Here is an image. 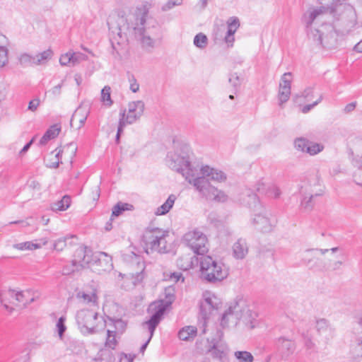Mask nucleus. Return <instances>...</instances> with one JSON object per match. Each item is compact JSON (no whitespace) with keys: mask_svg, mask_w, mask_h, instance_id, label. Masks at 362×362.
Listing matches in <instances>:
<instances>
[{"mask_svg":"<svg viewBox=\"0 0 362 362\" xmlns=\"http://www.w3.org/2000/svg\"><path fill=\"white\" fill-rule=\"evenodd\" d=\"M107 339L105 346L108 348L114 349L117 345V340L115 339L116 331H107Z\"/></svg>","mask_w":362,"mask_h":362,"instance_id":"nucleus-43","label":"nucleus"},{"mask_svg":"<svg viewBox=\"0 0 362 362\" xmlns=\"http://www.w3.org/2000/svg\"><path fill=\"white\" fill-rule=\"evenodd\" d=\"M177 197L175 194H170L169 195L167 200L160 206H159L156 211V215H165L166 214L173 206V204L176 200Z\"/></svg>","mask_w":362,"mask_h":362,"instance_id":"nucleus-30","label":"nucleus"},{"mask_svg":"<svg viewBox=\"0 0 362 362\" xmlns=\"http://www.w3.org/2000/svg\"><path fill=\"white\" fill-rule=\"evenodd\" d=\"M77 151V146L75 143L71 142L66 146L62 147V150H59L57 154L56 158H57V161L55 163H53L52 165V168H57L59 167V157H62V154H64L66 156L68 157V158L70 159V162L72 163V160L74 157L76 156Z\"/></svg>","mask_w":362,"mask_h":362,"instance_id":"nucleus-22","label":"nucleus"},{"mask_svg":"<svg viewBox=\"0 0 362 362\" xmlns=\"http://www.w3.org/2000/svg\"><path fill=\"white\" fill-rule=\"evenodd\" d=\"M114 326L118 332H122L126 328L127 323L122 319H117L114 322Z\"/></svg>","mask_w":362,"mask_h":362,"instance_id":"nucleus-56","label":"nucleus"},{"mask_svg":"<svg viewBox=\"0 0 362 362\" xmlns=\"http://www.w3.org/2000/svg\"><path fill=\"white\" fill-rule=\"evenodd\" d=\"M90 248L81 245L76 250L71 264L63 267L62 274L71 275L86 268L87 264L90 263Z\"/></svg>","mask_w":362,"mask_h":362,"instance_id":"nucleus-12","label":"nucleus"},{"mask_svg":"<svg viewBox=\"0 0 362 362\" xmlns=\"http://www.w3.org/2000/svg\"><path fill=\"white\" fill-rule=\"evenodd\" d=\"M166 162L172 170L182 174L206 199L217 202H225L228 199V196L223 191L209 182V180L224 182L226 175L209 165L201 167L197 162L193 161V154L187 144H177L174 151L168 153Z\"/></svg>","mask_w":362,"mask_h":362,"instance_id":"nucleus-2","label":"nucleus"},{"mask_svg":"<svg viewBox=\"0 0 362 362\" xmlns=\"http://www.w3.org/2000/svg\"><path fill=\"white\" fill-rule=\"evenodd\" d=\"M133 255H134L133 262L136 263L139 266V267L141 269V272H136V281H140L144 278V274H143V270L144 269V263L142 262H141V258L139 256L136 255L134 253H133Z\"/></svg>","mask_w":362,"mask_h":362,"instance_id":"nucleus-47","label":"nucleus"},{"mask_svg":"<svg viewBox=\"0 0 362 362\" xmlns=\"http://www.w3.org/2000/svg\"><path fill=\"white\" fill-rule=\"evenodd\" d=\"M354 180L357 185L362 186V170H361L358 169V171L354 173Z\"/></svg>","mask_w":362,"mask_h":362,"instance_id":"nucleus-62","label":"nucleus"},{"mask_svg":"<svg viewBox=\"0 0 362 362\" xmlns=\"http://www.w3.org/2000/svg\"><path fill=\"white\" fill-rule=\"evenodd\" d=\"M71 204V198L68 195H64L62 199L52 204L51 209L52 211H65Z\"/></svg>","mask_w":362,"mask_h":362,"instance_id":"nucleus-32","label":"nucleus"},{"mask_svg":"<svg viewBox=\"0 0 362 362\" xmlns=\"http://www.w3.org/2000/svg\"><path fill=\"white\" fill-rule=\"evenodd\" d=\"M234 355L238 362H253L254 361L252 354L246 351H235Z\"/></svg>","mask_w":362,"mask_h":362,"instance_id":"nucleus-36","label":"nucleus"},{"mask_svg":"<svg viewBox=\"0 0 362 362\" xmlns=\"http://www.w3.org/2000/svg\"><path fill=\"white\" fill-rule=\"evenodd\" d=\"M194 45L199 49H203L208 45V38L206 35L202 33H199L194 37Z\"/></svg>","mask_w":362,"mask_h":362,"instance_id":"nucleus-34","label":"nucleus"},{"mask_svg":"<svg viewBox=\"0 0 362 362\" xmlns=\"http://www.w3.org/2000/svg\"><path fill=\"white\" fill-rule=\"evenodd\" d=\"M292 74L291 72H286L284 74L281 78L279 87H284V86L287 88H291V86Z\"/></svg>","mask_w":362,"mask_h":362,"instance_id":"nucleus-50","label":"nucleus"},{"mask_svg":"<svg viewBox=\"0 0 362 362\" xmlns=\"http://www.w3.org/2000/svg\"><path fill=\"white\" fill-rule=\"evenodd\" d=\"M200 272L202 277L209 283L220 282L228 275L226 266L211 256L200 258Z\"/></svg>","mask_w":362,"mask_h":362,"instance_id":"nucleus-7","label":"nucleus"},{"mask_svg":"<svg viewBox=\"0 0 362 362\" xmlns=\"http://www.w3.org/2000/svg\"><path fill=\"white\" fill-rule=\"evenodd\" d=\"M28 186L29 188L33 189V190H40V183L35 180H30L28 182Z\"/></svg>","mask_w":362,"mask_h":362,"instance_id":"nucleus-63","label":"nucleus"},{"mask_svg":"<svg viewBox=\"0 0 362 362\" xmlns=\"http://www.w3.org/2000/svg\"><path fill=\"white\" fill-rule=\"evenodd\" d=\"M313 88L308 87L304 90V91L302 93L300 96L303 97L307 100H309L310 99L311 96H313Z\"/></svg>","mask_w":362,"mask_h":362,"instance_id":"nucleus-61","label":"nucleus"},{"mask_svg":"<svg viewBox=\"0 0 362 362\" xmlns=\"http://www.w3.org/2000/svg\"><path fill=\"white\" fill-rule=\"evenodd\" d=\"M8 62V49L0 46V67H3Z\"/></svg>","mask_w":362,"mask_h":362,"instance_id":"nucleus-52","label":"nucleus"},{"mask_svg":"<svg viewBox=\"0 0 362 362\" xmlns=\"http://www.w3.org/2000/svg\"><path fill=\"white\" fill-rule=\"evenodd\" d=\"M40 296V293L37 290H33L32 288L21 291H16L15 290L10 289L1 293L0 303L4 305L6 310L9 313H12L14 308L6 303L8 297L15 298L16 303H23L24 306H26L38 299Z\"/></svg>","mask_w":362,"mask_h":362,"instance_id":"nucleus-11","label":"nucleus"},{"mask_svg":"<svg viewBox=\"0 0 362 362\" xmlns=\"http://www.w3.org/2000/svg\"><path fill=\"white\" fill-rule=\"evenodd\" d=\"M291 95V88H287L284 86V87H279V105H281L284 103L288 100Z\"/></svg>","mask_w":362,"mask_h":362,"instance_id":"nucleus-40","label":"nucleus"},{"mask_svg":"<svg viewBox=\"0 0 362 362\" xmlns=\"http://www.w3.org/2000/svg\"><path fill=\"white\" fill-rule=\"evenodd\" d=\"M323 150V146L320 144L313 143L309 141L308 146L307 147L306 153H309L311 156L316 155L317 153L321 152Z\"/></svg>","mask_w":362,"mask_h":362,"instance_id":"nucleus-44","label":"nucleus"},{"mask_svg":"<svg viewBox=\"0 0 362 362\" xmlns=\"http://www.w3.org/2000/svg\"><path fill=\"white\" fill-rule=\"evenodd\" d=\"M98 318V313L88 309L81 310L77 312L76 315L78 328L84 334H92L95 332Z\"/></svg>","mask_w":362,"mask_h":362,"instance_id":"nucleus-14","label":"nucleus"},{"mask_svg":"<svg viewBox=\"0 0 362 362\" xmlns=\"http://www.w3.org/2000/svg\"><path fill=\"white\" fill-rule=\"evenodd\" d=\"M145 109V104L142 100L131 102L128 104V112L124 116L126 124H132L139 119L143 115Z\"/></svg>","mask_w":362,"mask_h":362,"instance_id":"nucleus-18","label":"nucleus"},{"mask_svg":"<svg viewBox=\"0 0 362 362\" xmlns=\"http://www.w3.org/2000/svg\"><path fill=\"white\" fill-rule=\"evenodd\" d=\"M322 100V95H320L319 98L315 101L312 104H310V105H305L303 109H302V112L303 113H308L312 108H313L315 106H316L318 103H320L321 102V100Z\"/></svg>","mask_w":362,"mask_h":362,"instance_id":"nucleus-58","label":"nucleus"},{"mask_svg":"<svg viewBox=\"0 0 362 362\" xmlns=\"http://www.w3.org/2000/svg\"><path fill=\"white\" fill-rule=\"evenodd\" d=\"M40 104V100L39 98H35L33 100L30 101L28 104V109L32 112H35L37 110V107Z\"/></svg>","mask_w":362,"mask_h":362,"instance_id":"nucleus-59","label":"nucleus"},{"mask_svg":"<svg viewBox=\"0 0 362 362\" xmlns=\"http://www.w3.org/2000/svg\"><path fill=\"white\" fill-rule=\"evenodd\" d=\"M59 63L62 66H72V59L71 52H67L62 54L59 59Z\"/></svg>","mask_w":362,"mask_h":362,"instance_id":"nucleus-53","label":"nucleus"},{"mask_svg":"<svg viewBox=\"0 0 362 362\" xmlns=\"http://www.w3.org/2000/svg\"><path fill=\"white\" fill-rule=\"evenodd\" d=\"M64 80L62 81L61 83L55 86L52 89L49 90V93H50L54 96H59L61 94V89L63 86Z\"/></svg>","mask_w":362,"mask_h":362,"instance_id":"nucleus-60","label":"nucleus"},{"mask_svg":"<svg viewBox=\"0 0 362 362\" xmlns=\"http://www.w3.org/2000/svg\"><path fill=\"white\" fill-rule=\"evenodd\" d=\"M308 28V36L316 45L331 49L336 46L337 34L334 25L322 24L320 29H313L312 24Z\"/></svg>","mask_w":362,"mask_h":362,"instance_id":"nucleus-8","label":"nucleus"},{"mask_svg":"<svg viewBox=\"0 0 362 362\" xmlns=\"http://www.w3.org/2000/svg\"><path fill=\"white\" fill-rule=\"evenodd\" d=\"M74 235L71 236H66L63 238H60L54 241L53 244V248L54 250H57V252L62 251L66 246V242L69 239L74 238Z\"/></svg>","mask_w":362,"mask_h":362,"instance_id":"nucleus-39","label":"nucleus"},{"mask_svg":"<svg viewBox=\"0 0 362 362\" xmlns=\"http://www.w3.org/2000/svg\"><path fill=\"white\" fill-rule=\"evenodd\" d=\"M182 0H169L163 6V11H168L171 9L173 7L175 6L181 5Z\"/></svg>","mask_w":362,"mask_h":362,"instance_id":"nucleus-55","label":"nucleus"},{"mask_svg":"<svg viewBox=\"0 0 362 362\" xmlns=\"http://www.w3.org/2000/svg\"><path fill=\"white\" fill-rule=\"evenodd\" d=\"M107 25L111 32L113 50L120 55L129 35H134L143 49L152 52L162 40L160 26L149 12L147 4L138 6L125 15L110 16Z\"/></svg>","mask_w":362,"mask_h":362,"instance_id":"nucleus-1","label":"nucleus"},{"mask_svg":"<svg viewBox=\"0 0 362 362\" xmlns=\"http://www.w3.org/2000/svg\"><path fill=\"white\" fill-rule=\"evenodd\" d=\"M222 336V331L218 329L214 337L207 339L206 353L209 354L214 359L218 360L220 362H224L228 350L227 346L221 342Z\"/></svg>","mask_w":362,"mask_h":362,"instance_id":"nucleus-16","label":"nucleus"},{"mask_svg":"<svg viewBox=\"0 0 362 362\" xmlns=\"http://www.w3.org/2000/svg\"><path fill=\"white\" fill-rule=\"evenodd\" d=\"M88 114V110L82 107H78L71 117V124L74 121H78L80 123L78 128H81L86 121Z\"/></svg>","mask_w":362,"mask_h":362,"instance_id":"nucleus-29","label":"nucleus"},{"mask_svg":"<svg viewBox=\"0 0 362 362\" xmlns=\"http://www.w3.org/2000/svg\"><path fill=\"white\" fill-rule=\"evenodd\" d=\"M257 313L249 308L247 301L238 298L229 304L223 314L221 325L223 327H235L241 320L249 329H253L257 324Z\"/></svg>","mask_w":362,"mask_h":362,"instance_id":"nucleus-4","label":"nucleus"},{"mask_svg":"<svg viewBox=\"0 0 362 362\" xmlns=\"http://www.w3.org/2000/svg\"><path fill=\"white\" fill-rule=\"evenodd\" d=\"M192 257L190 254L181 255L177 259V266L179 269L187 271L192 267Z\"/></svg>","mask_w":362,"mask_h":362,"instance_id":"nucleus-31","label":"nucleus"},{"mask_svg":"<svg viewBox=\"0 0 362 362\" xmlns=\"http://www.w3.org/2000/svg\"><path fill=\"white\" fill-rule=\"evenodd\" d=\"M353 164L359 170L362 169V154L361 156L358 155L354 158Z\"/></svg>","mask_w":362,"mask_h":362,"instance_id":"nucleus-64","label":"nucleus"},{"mask_svg":"<svg viewBox=\"0 0 362 362\" xmlns=\"http://www.w3.org/2000/svg\"><path fill=\"white\" fill-rule=\"evenodd\" d=\"M65 317L62 316L59 318L57 322V329L58 334L60 337V339H62V337L64 335V333L65 332L66 327L65 326Z\"/></svg>","mask_w":362,"mask_h":362,"instance_id":"nucleus-51","label":"nucleus"},{"mask_svg":"<svg viewBox=\"0 0 362 362\" xmlns=\"http://www.w3.org/2000/svg\"><path fill=\"white\" fill-rule=\"evenodd\" d=\"M308 144L309 141L305 138H298L294 142L295 148L303 152H306Z\"/></svg>","mask_w":362,"mask_h":362,"instance_id":"nucleus-45","label":"nucleus"},{"mask_svg":"<svg viewBox=\"0 0 362 362\" xmlns=\"http://www.w3.org/2000/svg\"><path fill=\"white\" fill-rule=\"evenodd\" d=\"M143 326H147L150 335H149V337H148V340L146 341V343H144L141 346V348H140V351L141 353H143L146 350V349L149 341H151V338H152V337L153 335L154 331H155V329H153V330L151 329L150 325H149V323H148V320L145 322H144L143 323Z\"/></svg>","mask_w":362,"mask_h":362,"instance_id":"nucleus-54","label":"nucleus"},{"mask_svg":"<svg viewBox=\"0 0 362 362\" xmlns=\"http://www.w3.org/2000/svg\"><path fill=\"white\" fill-rule=\"evenodd\" d=\"M324 192L323 186L317 176H312L304 181L300 187V193L303 195L316 197L321 196Z\"/></svg>","mask_w":362,"mask_h":362,"instance_id":"nucleus-17","label":"nucleus"},{"mask_svg":"<svg viewBox=\"0 0 362 362\" xmlns=\"http://www.w3.org/2000/svg\"><path fill=\"white\" fill-rule=\"evenodd\" d=\"M169 233L158 228H148L145 230L142 240L147 254L154 251L158 253H166L169 251L168 238Z\"/></svg>","mask_w":362,"mask_h":362,"instance_id":"nucleus-6","label":"nucleus"},{"mask_svg":"<svg viewBox=\"0 0 362 362\" xmlns=\"http://www.w3.org/2000/svg\"><path fill=\"white\" fill-rule=\"evenodd\" d=\"M248 197L252 204L248 202L249 207L252 209L250 218L252 227L257 232L269 233L273 231L276 220L271 213L259 202L256 194H249Z\"/></svg>","mask_w":362,"mask_h":362,"instance_id":"nucleus-5","label":"nucleus"},{"mask_svg":"<svg viewBox=\"0 0 362 362\" xmlns=\"http://www.w3.org/2000/svg\"><path fill=\"white\" fill-rule=\"evenodd\" d=\"M327 249L312 248L304 251L302 261L309 269L316 271L329 270L331 266V258L327 255Z\"/></svg>","mask_w":362,"mask_h":362,"instance_id":"nucleus-9","label":"nucleus"},{"mask_svg":"<svg viewBox=\"0 0 362 362\" xmlns=\"http://www.w3.org/2000/svg\"><path fill=\"white\" fill-rule=\"evenodd\" d=\"M227 25L229 34H235L240 26L239 19L237 17H230L227 21Z\"/></svg>","mask_w":362,"mask_h":362,"instance_id":"nucleus-42","label":"nucleus"},{"mask_svg":"<svg viewBox=\"0 0 362 362\" xmlns=\"http://www.w3.org/2000/svg\"><path fill=\"white\" fill-rule=\"evenodd\" d=\"M164 294V300L151 303L149 306L148 311H153L148 320L151 330L156 329L167 308L175 300V289L173 287L166 288Z\"/></svg>","mask_w":362,"mask_h":362,"instance_id":"nucleus-10","label":"nucleus"},{"mask_svg":"<svg viewBox=\"0 0 362 362\" xmlns=\"http://www.w3.org/2000/svg\"><path fill=\"white\" fill-rule=\"evenodd\" d=\"M183 243L196 255H203L209 250L208 240L206 235L198 230L185 233L183 236Z\"/></svg>","mask_w":362,"mask_h":362,"instance_id":"nucleus-13","label":"nucleus"},{"mask_svg":"<svg viewBox=\"0 0 362 362\" xmlns=\"http://www.w3.org/2000/svg\"><path fill=\"white\" fill-rule=\"evenodd\" d=\"M19 62L24 66L36 65L35 56L26 53L22 54L19 57Z\"/></svg>","mask_w":362,"mask_h":362,"instance_id":"nucleus-38","label":"nucleus"},{"mask_svg":"<svg viewBox=\"0 0 362 362\" xmlns=\"http://www.w3.org/2000/svg\"><path fill=\"white\" fill-rule=\"evenodd\" d=\"M61 131V127L58 124H54L50 127L44 134L40 140V145H45L50 139H54L58 136Z\"/></svg>","mask_w":362,"mask_h":362,"instance_id":"nucleus-26","label":"nucleus"},{"mask_svg":"<svg viewBox=\"0 0 362 362\" xmlns=\"http://www.w3.org/2000/svg\"><path fill=\"white\" fill-rule=\"evenodd\" d=\"M316 329L320 335L325 337L326 342H328L334 337V329L332 328L328 321L324 318L317 320Z\"/></svg>","mask_w":362,"mask_h":362,"instance_id":"nucleus-21","label":"nucleus"},{"mask_svg":"<svg viewBox=\"0 0 362 362\" xmlns=\"http://www.w3.org/2000/svg\"><path fill=\"white\" fill-rule=\"evenodd\" d=\"M125 114H126V110H122L119 113L120 117H119V124H118V127H117V132L116 134V142L117 143H119L120 136H121L122 133L123 132V129L125 127V125L127 124L124 122Z\"/></svg>","mask_w":362,"mask_h":362,"instance_id":"nucleus-41","label":"nucleus"},{"mask_svg":"<svg viewBox=\"0 0 362 362\" xmlns=\"http://www.w3.org/2000/svg\"><path fill=\"white\" fill-rule=\"evenodd\" d=\"M134 209L133 205L127 203L118 202L112 210V216H119L125 211H131Z\"/></svg>","mask_w":362,"mask_h":362,"instance_id":"nucleus-33","label":"nucleus"},{"mask_svg":"<svg viewBox=\"0 0 362 362\" xmlns=\"http://www.w3.org/2000/svg\"><path fill=\"white\" fill-rule=\"evenodd\" d=\"M128 81L129 83V89L133 93H137L139 90V84L133 74H128Z\"/></svg>","mask_w":362,"mask_h":362,"instance_id":"nucleus-49","label":"nucleus"},{"mask_svg":"<svg viewBox=\"0 0 362 362\" xmlns=\"http://www.w3.org/2000/svg\"><path fill=\"white\" fill-rule=\"evenodd\" d=\"M315 197L311 196L303 195V200L301 201V206L306 211H310L314 205L313 199Z\"/></svg>","mask_w":362,"mask_h":362,"instance_id":"nucleus-46","label":"nucleus"},{"mask_svg":"<svg viewBox=\"0 0 362 362\" xmlns=\"http://www.w3.org/2000/svg\"><path fill=\"white\" fill-rule=\"evenodd\" d=\"M72 59V66L88 59V57L81 52H71Z\"/></svg>","mask_w":362,"mask_h":362,"instance_id":"nucleus-48","label":"nucleus"},{"mask_svg":"<svg viewBox=\"0 0 362 362\" xmlns=\"http://www.w3.org/2000/svg\"><path fill=\"white\" fill-rule=\"evenodd\" d=\"M53 52L51 49H48L35 56L36 65L45 64L52 58Z\"/></svg>","mask_w":362,"mask_h":362,"instance_id":"nucleus-35","label":"nucleus"},{"mask_svg":"<svg viewBox=\"0 0 362 362\" xmlns=\"http://www.w3.org/2000/svg\"><path fill=\"white\" fill-rule=\"evenodd\" d=\"M197 332V329L195 327L186 326L179 331L178 337L183 341H189L196 337Z\"/></svg>","mask_w":362,"mask_h":362,"instance_id":"nucleus-28","label":"nucleus"},{"mask_svg":"<svg viewBox=\"0 0 362 362\" xmlns=\"http://www.w3.org/2000/svg\"><path fill=\"white\" fill-rule=\"evenodd\" d=\"M111 88L108 86H105L101 90V101L106 106H111L112 100L110 95Z\"/></svg>","mask_w":362,"mask_h":362,"instance_id":"nucleus-37","label":"nucleus"},{"mask_svg":"<svg viewBox=\"0 0 362 362\" xmlns=\"http://www.w3.org/2000/svg\"><path fill=\"white\" fill-rule=\"evenodd\" d=\"M256 190L261 194H264L267 197H273V192H270V190H274V198H278L281 194L279 188L272 182H264L259 181L256 185Z\"/></svg>","mask_w":362,"mask_h":362,"instance_id":"nucleus-20","label":"nucleus"},{"mask_svg":"<svg viewBox=\"0 0 362 362\" xmlns=\"http://www.w3.org/2000/svg\"><path fill=\"white\" fill-rule=\"evenodd\" d=\"M90 263L87 264L86 268H90L93 272L98 274L110 272L112 269V257L107 253L103 252L94 253L90 250Z\"/></svg>","mask_w":362,"mask_h":362,"instance_id":"nucleus-15","label":"nucleus"},{"mask_svg":"<svg viewBox=\"0 0 362 362\" xmlns=\"http://www.w3.org/2000/svg\"><path fill=\"white\" fill-rule=\"evenodd\" d=\"M78 299H81L86 303H95L98 300L97 290L93 285L86 287L83 291H78L76 294Z\"/></svg>","mask_w":362,"mask_h":362,"instance_id":"nucleus-24","label":"nucleus"},{"mask_svg":"<svg viewBox=\"0 0 362 362\" xmlns=\"http://www.w3.org/2000/svg\"><path fill=\"white\" fill-rule=\"evenodd\" d=\"M248 252V247L245 240L240 238L233 246V254L235 258L242 259Z\"/></svg>","mask_w":362,"mask_h":362,"instance_id":"nucleus-25","label":"nucleus"},{"mask_svg":"<svg viewBox=\"0 0 362 362\" xmlns=\"http://www.w3.org/2000/svg\"><path fill=\"white\" fill-rule=\"evenodd\" d=\"M228 81L235 88L239 87L240 85V77L237 75L236 73L230 75Z\"/></svg>","mask_w":362,"mask_h":362,"instance_id":"nucleus-57","label":"nucleus"},{"mask_svg":"<svg viewBox=\"0 0 362 362\" xmlns=\"http://www.w3.org/2000/svg\"><path fill=\"white\" fill-rule=\"evenodd\" d=\"M48 240L47 238H42L40 240L39 243H33V242H25V243H21L18 244H15L13 247L18 250H35L40 248L42 245H45L47 243Z\"/></svg>","mask_w":362,"mask_h":362,"instance_id":"nucleus-27","label":"nucleus"},{"mask_svg":"<svg viewBox=\"0 0 362 362\" xmlns=\"http://www.w3.org/2000/svg\"><path fill=\"white\" fill-rule=\"evenodd\" d=\"M331 17L335 20L334 26L340 29L341 33H349L357 23L354 8L338 1L332 7L320 6L308 11L304 16V21L308 27L316 19L322 20Z\"/></svg>","mask_w":362,"mask_h":362,"instance_id":"nucleus-3","label":"nucleus"},{"mask_svg":"<svg viewBox=\"0 0 362 362\" xmlns=\"http://www.w3.org/2000/svg\"><path fill=\"white\" fill-rule=\"evenodd\" d=\"M217 298L214 295L205 293L204 299L199 304V313L202 317L206 320L212 311L218 308Z\"/></svg>","mask_w":362,"mask_h":362,"instance_id":"nucleus-19","label":"nucleus"},{"mask_svg":"<svg viewBox=\"0 0 362 362\" xmlns=\"http://www.w3.org/2000/svg\"><path fill=\"white\" fill-rule=\"evenodd\" d=\"M276 346L282 357L288 356L292 354L295 350V344L284 337H280L276 340Z\"/></svg>","mask_w":362,"mask_h":362,"instance_id":"nucleus-23","label":"nucleus"}]
</instances>
